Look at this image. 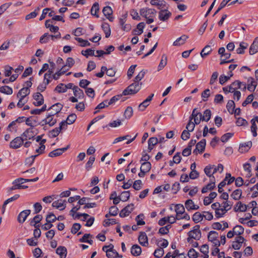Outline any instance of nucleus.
Masks as SVG:
<instances>
[{
    "label": "nucleus",
    "mask_w": 258,
    "mask_h": 258,
    "mask_svg": "<svg viewBox=\"0 0 258 258\" xmlns=\"http://www.w3.org/2000/svg\"><path fill=\"white\" fill-rule=\"evenodd\" d=\"M140 15L146 18V23L151 24L154 22V17L156 16V11L153 9L145 8L140 11Z\"/></svg>",
    "instance_id": "1"
},
{
    "label": "nucleus",
    "mask_w": 258,
    "mask_h": 258,
    "mask_svg": "<svg viewBox=\"0 0 258 258\" xmlns=\"http://www.w3.org/2000/svg\"><path fill=\"white\" fill-rule=\"evenodd\" d=\"M188 237L187 238L188 242L191 243L193 239L199 240L201 237V232L200 230V225H197L192 230L189 231L188 233Z\"/></svg>",
    "instance_id": "2"
},
{
    "label": "nucleus",
    "mask_w": 258,
    "mask_h": 258,
    "mask_svg": "<svg viewBox=\"0 0 258 258\" xmlns=\"http://www.w3.org/2000/svg\"><path fill=\"white\" fill-rule=\"evenodd\" d=\"M142 85V83H141V84L133 83L123 91L122 95L124 96L134 95L140 91Z\"/></svg>",
    "instance_id": "3"
},
{
    "label": "nucleus",
    "mask_w": 258,
    "mask_h": 258,
    "mask_svg": "<svg viewBox=\"0 0 258 258\" xmlns=\"http://www.w3.org/2000/svg\"><path fill=\"white\" fill-rule=\"evenodd\" d=\"M36 133L34 130V128L30 127L27 129L22 135V137L24 141L33 139L35 136Z\"/></svg>",
    "instance_id": "4"
},
{
    "label": "nucleus",
    "mask_w": 258,
    "mask_h": 258,
    "mask_svg": "<svg viewBox=\"0 0 258 258\" xmlns=\"http://www.w3.org/2000/svg\"><path fill=\"white\" fill-rule=\"evenodd\" d=\"M54 115L49 113L45 119L41 121L40 124L42 125L48 124L50 126L54 125L56 122V119L54 118Z\"/></svg>",
    "instance_id": "5"
},
{
    "label": "nucleus",
    "mask_w": 258,
    "mask_h": 258,
    "mask_svg": "<svg viewBox=\"0 0 258 258\" xmlns=\"http://www.w3.org/2000/svg\"><path fill=\"white\" fill-rule=\"evenodd\" d=\"M24 141L22 137H17L10 142V147L15 149L19 148L23 144Z\"/></svg>",
    "instance_id": "6"
},
{
    "label": "nucleus",
    "mask_w": 258,
    "mask_h": 258,
    "mask_svg": "<svg viewBox=\"0 0 258 258\" xmlns=\"http://www.w3.org/2000/svg\"><path fill=\"white\" fill-rule=\"evenodd\" d=\"M167 9H161V11L159 12V19L160 20L166 21L171 16V13Z\"/></svg>",
    "instance_id": "7"
},
{
    "label": "nucleus",
    "mask_w": 258,
    "mask_h": 258,
    "mask_svg": "<svg viewBox=\"0 0 258 258\" xmlns=\"http://www.w3.org/2000/svg\"><path fill=\"white\" fill-rule=\"evenodd\" d=\"M154 96V94H151L143 102L140 103L138 106L139 110L141 111L145 110V109L149 105Z\"/></svg>",
    "instance_id": "8"
},
{
    "label": "nucleus",
    "mask_w": 258,
    "mask_h": 258,
    "mask_svg": "<svg viewBox=\"0 0 258 258\" xmlns=\"http://www.w3.org/2000/svg\"><path fill=\"white\" fill-rule=\"evenodd\" d=\"M33 97L35 100V101L33 102V104L35 106H39L43 104L44 99L43 95L41 93L39 92L35 93L33 94Z\"/></svg>",
    "instance_id": "9"
},
{
    "label": "nucleus",
    "mask_w": 258,
    "mask_h": 258,
    "mask_svg": "<svg viewBox=\"0 0 258 258\" xmlns=\"http://www.w3.org/2000/svg\"><path fill=\"white\" fill-rule=\"evenodd\" d=\"M206 144V141L205 139H202L196 145V148L194 150L193 153L195 154H197L198 153H203L205 149Z\"/></svg>",
    "instance_id": "10"
},
{
    "label": "nucleus",
    "mask_w": 258,
    "mask_h": 258,
    "mask_svg": "<svg viewBox=\"0 0 258 258\" xmlns=\"http://www.w3.org/2000/svg\"><path fill=\"white\" fill-rule=\"evenodd\" d=\"M30 210H25L21 212L18 216L17 220L20 224L23 223L27 217L30 214Z\"/></svg>",
    "instance_id": "11"
},
{
    "label": "nucleus",
    "mask_w": 258,
    "mask_h": 258,
    "mask_svg": "<svg viewBox=\"0 0 258 258\" xmlns=\"http://www.w3.org/2000/svg\"><path fill=\"white\" fill-rule=\"evenodd\" d=\"M134 208V204H131L126 206L120 212L119 216L121 217H125L133 211Z\"/></svg>",
    "instance_id": "12"
},
{
    "label": "nucleus",
    "mask_w": 258,
    "mask_h": 258,
    "mask_svg": "<svg viewBox=\"0 0 258 258\" xmlns=\"http://www.w3.org/2000/svg\"><path fill=\"white\" fill-rule=\"evenodd\" d=\"M138 239L139 242L141 245L146 247L148 246L149 244L148 239L145 232H141Z\"/></svg>",
    "instance_id": "13"
},
{
    "label": "nucleus",
    "mask_w": 258,
    "mask_h": 258,
    "mask_svg": "<svg viewBox=\"0 0 258 258\" xmlns=\"http://www.w3.org/2000/svg\"><path fill=\"white\" fill-rule=\"evenodd\" d=\"M102 12L107 19H108L110 21H113L114 19L112 16L113 11L110 7L106 6L104 7Z\"/></svg>",
    "instance_id": "14"
},
{
    "label": "nucleus",
    "mask_w": 258,
    "mask_h": 258,
    "mask_svg": "<svg viewBox=\"0 0 258 258\" xmlns=\"http://www.w3.org/2000/svg\"><path fill=\"white\" fill-rule=\"evenodd\" d=\"M69 148V145L67 147L55 149L49 153L48 156L50 157H54L61 155L64 152L67 151Z\"/></svg>",
    "instance_id": "15"
},
{
    "label": "nucleus",
    "mask_w": 258,
    "mask_h": 258,
    "mask_svg": "<svg viewBox=\"0 0 258 258\" xmlns=\"http://www.w3.org/2000/svg\"><path fill=\"white\" fill-rule=\"evenodd\" d=\"M63 105L59 103H57L53 105H52L49 109V110H50V113L52 114V115H55L58 112H59L62 109Z\"/></svg>",
    "instance_id": "16"
},
{
    "label": "nucleus",
    "mask_w": 258,
    "mask_h": 258,
    "mask_svg": "<svg viewBox=\"0 0 258 258\" xmlns=\"http://www.w3.org/2000/svg\"><path fill=\"white\" fill-rule=\"evenodd\" d=\"M150 4L152 6H157L160 10L168 8L166 6V3L164 0H151Z\"/></svg>",
    "instance_id": "17"
},
{
    "label": "nucleus",
    "mask_w": 258,
    "mask_h": 258,
    "mask_svg": "<svg viewBox=\"0 0 258 258\" xmlns=\"http://www.w3.org/2000/svg\"><path fill=\"white\" fill-rule=\"evenodd\" d=\"M66 200H62L59 199L58 200L53 202L52 204L53 207L56 208V209H59L60 210H63L66 208Z\"/></svg>",
    "instance_id": "18"
},
{
    "label": "nucleus",
    "mask_w": 258,
    "mask_h": 258,
    "mask_svg": "<svg viewBox=\"0 0 258 258\" xmlns=\"http://www.w3.org/2000/svg\"><path fill=\"white\" fill-rule=\"evenodd\" d=\"M252 146V142L248 141L240 145L239 152L243 153L247 152Z\"/></svg>",
    "instance_id": "19"
},
{
    "label": "nucleus",
    "mask_w": 258,
    "mask_h": 258,
    "mask_svg": "<svg viewBox=\"0 0 258 258\" xmlns=\"http://www.w3.org/2000/svg\"><path fill=\"white\" fill-rule=\"evenodd\" d=\"M258 52V37H256L251 45L249 52L250 55L255 54Z\"/></svg>",
    "instance_id": "20"
},
{
    "label": "nucleus",
    "mask_w": 258,
    "mask_h": 258,
    "mask_svg": "<svg viewBox=\"0 0 258 258\" xmlns=\"http://www.w3.org/2000/svg\"><path fill=\"white\" fill-rule=\"evenodd\" d=\"M188 38V36L186 35H182L181 37L177 38L173 43V46H179L184 44L186 40Z\"/></svg>",
    "instance_id": "21"
},
{
    "label": "nucleus",
    "mask_w": 258,
    "mask_h": 258,
    "mask_svg": "<svg viewBox=\"0 0 258 258\" xmlns=\"http://www.w3.org/2000/svg\"><path fill=\"white\" fill-rule=\"evenodd\" d=\"M185 206L188 211L198 210L199 208V206L195 205L194 202L190 199L186 201L185 203Z\"/></svg>",
    "instance_id": "22"
},
{
    "label": "nucleus",
    "mask_w": 258,
    "mask_h": 258,
    "mask_svg": "<svg viewBox=\"0 0 258 258\" xmlns=\"http://www.w3.org/2000/svg\"><path fill=\"white\" fill-rule=\"evenodd\" d=\"M250 122L251 123V132L252 133L253 136L256 137L257 136V126L256 125L255 122H257L258 123V116L254 117L251 120Z\"/></svg>",
    "instance_id": "23"
},
{
    "label": "nucleus",
    "mask_w": 258,
    "mask_h": 258,
    "mask_svg": "<svg viewBox=\"0 0 258 258\" xmlns=\"http://www.w3.org/2000/svg\"><path fill=\"white\" fill-rule=\"evenodd\" d=\"M56 253L59 255L60 258H66L67 254V248L64 246H59L56 249Z\"/></svg>",
    "instance_id": "24"
},
{
    "label": "nucleus",
    "mask_w": 258,
    "mask_h": 258,
    "mask_svg": "<svg viewBox=\"0 0 258 258\" xmlns=\"http://www.w3.org/2000/svg\"><path fill=\"white\" fill-rule=\"evenodd\" d=\"M213 168V166H212L211 164H209L204 168V172L210 179H215V177L213 176L214 173H213V171H212Z\"/></svg>",
    "instance_id": "25"
},
{
    "label": "nucleus",
    "mask_w": 258,
    "mask_h": 258,
    "mask_svg": "<svg viewBox=\"0 0 258 258\" xmlns=\"http://www.w3.org/2000/svg\"><path fill=\"white\" fill-rule=\"evenodd\" d=\"M211 182L205 186L203 187L202 189V193H206L208 190H212L215 186V179H210Z\"/></svg>",
    "instance_id": "26"
},
{
    "label": "nucleus",
    "mask_w": 258,
    "mask_h": 258,
    "mask_svg": "<svg viewBox=\"0 0 258 258\" xmlns=\"http://www.w3.org/2000/svg\"><path fill=\"white\" fill-rule=\"evenodd\" d=\"M108 246L110 247V248L106 250V256L108 258H114L115 255H118V252L115 250L113 249V245L110 244Z\"/></svg>",
    "instance_id": "27"
},
{
    "label": "nucleus",
    "mask_w": 258,
    "mask_h": 258,
    "mask_svg": "<svg viewBox=\"0 0 258 258\" xmlns=\"http://www.w3.org/2000/svg\"><path fill=\"white\" fill-rule=\"evenodd\" d=\"M30 91L28 87H23L22 88L17 94L18 98H24L26 96L30 94Z\"/></svg>",
    "instance_id": "28"
},
{
    "label": "nucleus",
    "mask_w": 258,
    "mask_h": 258,
    "mask_svg": "<svg viewBox=\"0 0 258 258\" xmlns=\"http://www.w3.org/2000/svg\"><path fill=\"white\" fill-rule=\"evenodd\" d=\"M131 252L134 256H138L141 254L142 249L138 245L134 244L131 248Z\"/></svg>",
    "instance_id": "29"
},
{
    "label": "nucleus",
    "mask_w": 258,
    "mask_h": 258,
    "mask_svg": "<svg viewBox=\"0 0 258 258\" xmlns=\"http://www.w3.org/2000/svg\"><path fill=\"white\" fill-rule=\"evenodd\" d=\"M73 93L75 96L79 99H83L85 96L83 91L78 86L74 88Z\"/></svg>",
    "instance_id": "30"
},
{
    "label": "nucleus",
    "mask_w": 258,
    "mask_h": 258,
    "mask_svg": "<svg viewBox=\"0 0 258 258\" xmlns=\"http://www.w3.org/2000/svg\"><path fill=\"white\" fill-rule=\"evenodd\" d=\"M257 86V83L253 78L248 80L247 89L250 92H253Z\"/></svg>",
    "instance_id": "31"
},
{
    "label": "nucleus",
    "mask_w": 258,
    "mask_h": 258,
    "mask_svg": "<svg viewBox=\"0 0 258 258\" xmlns=\"http://www.w3.org/2000/svg\"><path fill=\"white\" fill-rule=\"evenodd\" d=\"M158 140L157 138L152 137L150 138L148 141V151L150 152L153 149V147L158 143Z\"/></svg>",
    "instance_id": "32"
},
{
    "label": "nucleus",
    "mask_w": 258,
    "mask_h": 258,
    "mask_svg": "<svg viewBox=\"0 0 258 258\" xmlns=\"http://www.w3.org/2000/svg\"><path fill=\"white\" fill-rule=\"evenodd\" d=\"M167 57L165 54H163L162 56L161 61L158 67V71L162 70L167 64Z\"/></svg>",
    "instance_id": "33"
},
{
    "label": "nucleus",
    "mask_w": 258,
    "mask_h": 258,
    "mask_svg": "<svg viewBox=\"0 0 258 258\" xmlns=\"http://www.w3.org/2000/svg\"><path fill=\"white\" fill-rule=\"evenodd\" d=\"M42 219V216L40 215H37L31 221L30 224L33 225L35 228L39 227V225H37L39 223Z\"/></svg>",
    "instance_id": "34"
},
{
    "label": "nucleus",
    "mask_w": 258,
    "mask_h": 258,
    "mask_svg": "<svg viewBox=\"0 0 258 258\" xmlns=\"http://www.w3.org/2000/svg\"><path fill=\"white\" fill-rule=\"evenodd\" d=\"M242 83L239 81H236L233 82L231 85H229L230 87L231 93H233L235 91H237L236 90L240 88Z\"/></svg>",
    "instance_id": "35"
},
{
    "label": "nucleus",
    "mask_w": 258,
    "mask_h": 258,
    "mask_svg": "<svg viewBox=\"0 0 258 258\" xmlns=\"http://www.w3.org/2000/svg\"><path fill=\"white\" fill-rule=\"evenodd\" d=\"M69 69H66V66H63L62 68L52 76L53 79L56 80L59 79V77L64 74Z\"/></svg>",
    "instance_id": "36"
},
{
    "label": "nucleus",
    "mask_w": 258,
    "mask_h": 258,
    "mask_svg": "<svg viewBox=\"0 0 258 258\" xmlns=\"http://www.w3.org/2000/svg\"><path fill=\"white\" fill-rule=\"evenodd\" d=\"M99 10V4L98 3H95L91 8V13L92 15L96 16L97 18H99V15L97 14Z\"/></svg>",
    "instance_id": "37"
},
{
    "label": "nucleus",
    "mask_w": 258,
    "mask_h": 258,
    "mask_svg": "<svg viewBox=\"0 0 258 258\" xmlns=\"http://www.w3.org/2000/svg\"><path fill=\"white\" fill-rule=\"evenodd\" d=\"M101 27L105 34V37L106 38L109 37L111 33L110 28L109 24L107 23H103L102 24Z\"/></svg>",
    "instance_id": "38"
},
{
    "label": "nucleus",
    "mask_w": 258,
    "mask_h": 258,
    "mask_svg": "<svg viewBox=\"0 0 258 258\" xmlns=\"http://www.w3.org/2000/svg\"><path fill=\"white\" fill-rule=\"evenodd\" d=\"M151 168V164L149 162H144L142 163L140 167V171H144L147 173L148 172Z\"/></svg>",
    "instance_id": "39"
},
{
    "label": "nucleus",
    "mask_w": 258,
    "mask_h": 258,
    "mask_svg": "<svg viewBox=\"0 0 258 258\" xmlns=\"http://www.w3.org/2000/svg\"><path fill=\"white\" fill-rule=\"evenodd\" d=\"M247 210V206L246 205L242 204L241 202H238L235 207V211L245 212Z\"/></svg>",
    "instance_id": "40"
},
{
    "label": "nucleus",
    "mask_w": 258,
    "mask_h": 258,
    "mask_svg": "<svg viewBox=\"0 0 258 258\" xmlns=\"http://www.w3.org/2000/svg\"><path fill=\"white\" fill-rule=\"evenodd\" d=\"M212 49L211 46L209 45H206L201 51V55L202 57H204L206 56L209 54L212 51Z\"/></svg>",
    "instance_id": "41"
},
{
    "label": "nucleus",
    "mask_w": 258,
    "mask_h": 258,
    "mask_svg": "<svg viewBox=\"0 0 258 258\" xmlns=\"http://www.w3.org/2000/svg\"><path fill=\"white\" fill-rule=\"evenodd\" d=\"M235 235H240L244 232V228L241 225H236L233 229Z\"/></svg>",
    "instance_id": "42"
},
{
    "label": "nucleus",
    "mask_w": 258,
    "mask_h": 258,
    "mask_svg": "<svg viewBox=\"0 0 258 258\" xmlns=\"http://www.w3.org/2000/svg\"><path fill=\"white\" fill-rule=\"evenodd\" d=\"M192 220L196 223H199L203 219V215H202L199 212H196L192 216Z\"/></svg>",
    "instance_id": "43"
},
{
    "label": "nucleus",
    "mask_w": 258,
    "mask_h": 258,
    "mask_svg": "<svg viewBox=\"0 0 258 258\" xmlns=\"http://www.w3.org/2000/svg\"><path fill=\"white\" fill-rule=\"evenodd\" d=\"M226 108L228 111L233 114L234 112V109L235 108V103L233 100H229L226 105Z\"/></svg>",
    "instance_id": "44"
},
{
    "label": "nucleus",
    "mask_w": 258,
    "mask_h": 258,
    "mask_svg": "<svg viewBox=\"0 0 258 258\" xmlns=\"http://www.w3.org/2000/svg\"><path fill=\"white\" fill-rule=\"evenodd\" d=\"M19 197H20L19 195H15L13 197L6 200L4 202V204L3 205V211H5L6 207L7 204H8L9 203H10L11 202H13V201H14L17 200L19 198Z\"/></svg>",
    "instance_id": "45"
},
{
    "label": "nucleus",
    "mask_w": 258,
    "mask_h": 258,
    "mask_svg": "<svg viewBox=\"0 0 258 258\" xmlns=\"http://www.w3.org/2000/svg\"><path fill=\"white\" fill-rule=\"evenodd\" d=\"M0 92L7 95H11L13 93V90L8 86H4L0 88Z\"/></svg>",
    "instance_id": "46"
},
{
    "label": "nucleus",
    "mask_w": 258,
    "mask_h": 258,
    "mask_svg": "<svg viewBox=\"0 0 258 258\" xmlns=\"http://www.w3.org/2000/svg\"><path fill=\"white\" fill-rule=\"evenodd\" d=\"M242 191L240 189L235 190L231 195V197L235 200H238L240 198Z\"/></svg>",
    "instance_id": "47"
},
{
    "label": "nucleus",
    "mask_w": 258,
    "mask_h": 258,
    "mask_svg": "<svg viewBox=\"0 0 258 258\" xmlns=\"http://www.w3.org/2000/svg\"><path fill=\"white\" fill-rule=\"evenodd\" d=\"M133 114V110L132 107L128 106L124 112V116L126 119L130 118Z\"/></svg>",
    "instance_id": "48"
},
{
    "label": "nucleus",
    "mask_w": 258,
    "mask_h": 258,
    "mask_svg": "<svg viewBox=\"0 0 258 258\" xmlns=\"http://www.w3.org/2000/svg\"><path fill=\"white\" fill-rule=\"evenodd\" d=\"M175 211L177 215L183 214L185 212V208L181 204H177L175 207Z\"/></svg>",
    "instance_id": "49"
},
{
    "label": "nucleus",
    "mask_w": 258,
    "mask_h": 258,
    "mask_svg": "<svg viewBox=\"0 0 258 258\" xmlns=\"http://www.w3.org/2000/svg\"><path fill=\"white\" fill-rule=\"evenodd\" d=\"M211 117V111L209 109H206L202 115L203 121H208Z\"/></svg>",
    "instance_id": "50"
},
{
    "label": "nucleus",
    "mask_w": 258,
    "mask_h": 258,
    "mask_svg": "<svg viewBox=\"0 0 258 258\" xmlns=\"http://www.w3.org/2000/svg\"><path fill=\"white\" fill-rule=\"evenodd\" d=\"M146 72L144 71H141L138 75L135 77L134 80V83L141 84L140 81L144 77Z\"/></svg>",
    "instance_id": "51"
},
{
    "label": "nucleus",
    "mask_w": 258,
    "mask_h": 258,
    "mask_svg": "<svg viewBox=\"0 0 258 258\" xmlns=\"http://www.w3.org/2000/svg\"><path fill=\"white\" fill-rule=\"evenodd\" d=\"M75 40L80 43V45L81 47L88 46L91 45L90 43L87 40H84L81 38L76 37Z\"/></svg>",
    "instance_id": "52"
},
{
    "label": "nucleus",
    "mask_w": 258,
    "mask_h": 258,
    "mask_svg": "<svg viewBox=\"0 0 258 258\" xmlns=\"http://www.w3.org/2000/svg\"><path fill=\"white\" fill-rule=\"evenodd\" d=\"M130 196V193L129 191H124L121 192L120 196L119 197V200L123 202L126 201L128 200Z\"/></svg>",
    "instance_id": "53"
},
{
    "label": "nucleus",
    "mask_w": 258,
    "mask_h": 258,
    "mask_svg": "<svg viewBox=\"0 0 258 258\" xmlns=\"http://www.w3.org/2000/svg\"><path fill=\"white\" fill-rule=\"evenodd\" d=\"M144 218V215L143 214H140L136 217L137 225H144L145 224V222L143 220Z\"/></svg>",
    "instance_id": "54"
},
{
    "label": "nucleus",
    "mask_w": 258,
    "mask_h": 258,
    "mask_svg": "<svg viewBox=\"0 0 258 258\" xmlns=\"http://www.w3.org/2000/svg\"><path fill=\"white\" fill-rule=\"evenodd\" d=\"M218 233L215 231H211L209 233L208 238L210 241L218 239Z\"/></svg>",
    "instance_id": "55"
},
{
    "label": "nucleus",
    "mask_w": 258,
    "mask_h": 258,
    "mask_svg": "<svg viewBox=\"0 0 258 258\" xmlns=\"http://www.w3.org/2000/svg\"><path fill=\"white\" fill-rule=\"evenodd\" d=\"M227 212V210H226L223 208H219V210H217V211H216L215 213V216L217 218H220L223 217L225 214Z\"/></svg>",
    "instance_id": "56"
},
{
    "label": "nucleus",
    "mask_w": 258,
    "mask_h": 258,
    "mask_svg": "<svg viewBox=\"0 0 258 258\" xmlns=\"http://www.w3.org/2000/svg\"><path fill=\"white\" fill-rule=\"evenodd\" d=\"M164 253L163 249L161 247H159L155 250L154 255L157 258H160L163 256Z\"/></svg>",
    "instance_id": "57"
},
{
    "label": "nucleus",
    "mask_w": 258,
    "mask_h": 258,
    "mask_svg": "<svg viewBox=\"0 0 258 258\" xmlns=\"http://www.w3.org/2000/svg\"><path fill=\"white\" fill-rule=\"evenodd\" d=\"M243 168L244 170L247 172L246 176L248 177H250L252 175L250 164L249 163H245L243 165Z\"/></svg>",
    "instance_id": "58"
},
{
    "label": "nucleus",
    "mask_w": 258,
    "mask_h": 258,
    "mask_svg": "<svg viewBox=\"0 0 258 258\" xmlns=\"http://www.w3.org/2000/svg\"><path fill=\"white\" fill-rule=\"evenodd\" d=\"M187 255L189 258H197L199 256V253L194 248H191L189 250Z\"/></svg>",
    "instance_id": "59"
},
{
    "label": "nucleus",
    "mask_w": 258,
    "mask_h": 258,
    "mask_svg": "<svg viewBox=\"0 0 258 258\" xmlns=\"http://www.w3.org/2000/svg\"><path fill=\"white\" fill-rule=\"evenodd\" d=\"M55 91L58 93H64L66 92V85L60 83L55 88Z\"/></svg>",
    "instance_id": "60"
},
{
    "label": "nucleus",
    "mask_w": 258,
    "mask_h": 258,
    "mask_svg": "<svg viewBox=\"0 0 258 258\" xmlns=\"http://www.w3.org/2000/svg\"><path fill=\"white\" fill-rule=\"evenodd\" d=\"M210 96V90L209 89H207L204 90L201 96L203 99V101H207L208 100V98Z\"/></svg>",
    "instance_id": "61"
},
{
    "label": "nucleus",
    "mask_w": 258,
    "mask_h": 258,
    "mask_svg": "<svg viewBox=\"0 0 258 258\" xmlns=\"http://www.w3.org/2000/svg\"><path fill=\"white\" fill-rule=\"evenodd\" d=\"M212 166H213L214 167L213 168V173L214 174L216 173L218 171L220 173H222L223 171L224 167L221 164H219L217 166H216L214 165H212Z\"/></svg>",
    "instance_id": "62"
},
{
    "label": "nucleus",
    "mask_w": 258,
    "mask_h": 258,
    "mask_svg": "<svg viewBox=\"0 0 258 258\" xmlns=\"http://www.w3.org/2000/svg\"><path fill=\"white\" fill-rule=\"evenodd\" d=\"M77 115L74 113H72L68 116L66 121L68 122L69 124H71L75 121Z\"/></svg>",
    "instance_id": "63"
},
{
    "label": "nucleus",
    "mask_w": 258,
    "mask_h": 258,
    "mask_svg": "<svg viewBox=\"0 0 258 258\" xmlns=\"http://www.w3.org/2000/svg\"><path fill=\"white\" fill-rule=\"evenodd\" d=\"M82 54L88 57L89 56H94V50L91 49H87L86 50H82L81 52Z\"/></svg>",
    "instance_id": "64"
}]
</instances>
